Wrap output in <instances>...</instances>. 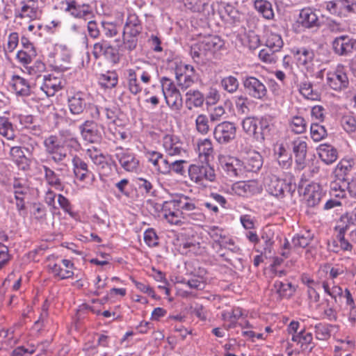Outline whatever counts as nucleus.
I'll use <instances>...</instances> for the list:
<instances>
[{
	"label": "nucleus",
	"mask_w": 356,
	"mask_h": 356,
	"mask_svg": "<svg viewBox=\"0 0 356 356\" xmlns=\"http://www.w3.org/2000/svg\"><path fill=\"white\" fill-rule=\"evenodd\" d=\"M352 165L350 161L344 160L337 165L334 175L335 179L330 184V195L339 199L346 197L347 193L356 197V179H350Z\"/></svg>",
	"instance_id": "nucleus-1"
},
{
	"label": "nucleus",
	"mask_w": 356,
	"mask_h": 356,
	"mask_svg": "<svg viewBox=\"0 0 356 356\" xmlns=\"http://www.w3.org/2000/svg\"><path fill=\"white\" fill-rule=\"evenodd\" d=\"M45 150L54 162L58 163L64 161L70 156L69 145H65L56 136H50L44 140Z\"/></svg>",
	"instance_id": "nucleus-2"
},
{
	"label": "nucleus",
	"mask_w": 356,
	"mask_h": 356,
	"mask_svg": "<svg viewBox=\"0 0 356 356\" xmlns=\"http://www.w3.org/2000/svg\"><path fill=\"white\" fill-rule=\"evenodd\" d=\"M161 84L166 104L174 110H179L183 104L182 97L173 81L164 76L161 79Z\"/></svg>",
	"instance_id": "nucleus-3"
},
{
	"label": "nucleus",
	"mask_w": 356,
	"mask_h": 356,
	"mask_svg": "<svg viewBox=\"0 0 356 356\" xmlns=\"http://www.w3.org/2000/svg\"><path fill=\"white\" fill-rule=\"evenodd\" d=\"M175 200L178 208L183 213L184 216L186 215L195 220H203L204 216L200 211V209L197 205V202L195 200H193L186 195H181L178 198L175 199Z\"/></svg>",
	"instance_id": "nucleus-4"
},
{
	"label": "nucleus",
	"mask_w": 356,
	"mask_h": 356,
	"mask_svg": "<svg viewBox=\"0 0 356 356\" xmlns=\"http://www.w3.org/2000/svg\"><path fill=\"white\" fill-rule=\"evenodd\" d=\"M188 175L191 179L197 184H201L204 180L213 181L216 178L214 169L209 163L191 165L188 169Z\"/></svg>",
	"instance_id": "nucleus-5"
},
{
	"label": "nucleus",
	"mask_w": 356,
	"mask_h": 356,
	"mask_svg": "<svg viewBox=\"0 0 356 356\" xmlns=\"http://www.w3.org/2000/svg\"><path fill=\"white\" fill-rule=\"evenodd\" d=\"M243 84L248 95L254 99H262L267 95L266 86L254 76L246 77Z\"/></svg>",
	"instance_id": "nucleus-6"
},
{
	"label": "nucleus",
	"mask_w": 356,
	"mask_h": 356,
	"mask_svg": "<svg viewBox=\"0 0 356 356\" xmlns=\"http://www.w3.org/2000/svg\"><path fill=\"white\" fill-rule=\"evenodd\" d=\"M236 129L234 123L225 121L216 126L213 130L214 138L220 144H225L236 136Z\"/></svg>",
	"instance_id": "nucleus-7"
},
{
	"label": "nucleus",
	"mask_w": 356,
	"mask_h": 356,
	"mask_svg": "<svg viewBox=\"0 0 356 356\" xmlns=\"http://www.w3.org/2000/svg\"><path fill=\"white\" fill-rule=\"evenodd\" d=\"M332 49L339 56H347L356 49V40L347 35H340L333 40Z\"/></svg>",
	"instance_id": "nucleus-8"
},
{
	"label": "nucleus",
	"mask_w": 356,
	"mask_h": 356,
	"mask_svg": "<svg viewBox=\"0 0 356 356\" xmlns=\"http://www.w3.org/2000/svg\"><path fill=\"white\" fill-rule=\"evenodd\" d=\"M162 211L164 218L172 225H179L182 219L186 218L177 206L175 199L164 202L162 206Z\"/></svg>",
	"instance_id": "nucleus-9"
},
{
	"label": "nucleus",
	"mask_w": 356,
	"mask_h": 356,
	"mask_svg": "<svg viewBox=\"0 0 356 356\" xmlns=\"http://www.w3.org/2000/svg\"><path fill=\"white\" fill-rule=\"evenodd\" d=\"M163 146L169 156H181L186 152L183 143L175 136L165 135L163 139Z\"/></svg>",
	"instance_id": "nucleus-10"
},
{
	"label": "nucleus",
	"mask_w": 356,
	"mask_h": 356,
	"mask_svg": "<svg viewBox=\"0 0 356 356\" xmlns=\"http://www.w3.org/2000/svg\"><path fill=\"white\" fill-rule=\"evenodd\" d=\"M327 83L334 90H340L348 86V79L346 73L337 70L327 74Z\"/></svg>",
	"instance_id": "nucleus-11"
},
{
	"label": "nucleus",
	"mask_w": 356,
	"mask_h": 356,
	"mask_svg": "<svg viewBox=\"0 0 356 356\" xmlns=\"http://www.w3.org/2000/svg\"><path fill=\"white\" fill-rule=\"evenodd\" d=\"M259 120L254 117H247L242 121V127L243 131L252 136L258 141H264L265 139L264 134L259 132L258 129Z\"/></svg>",
	"instance_id": "nucleus-12"
},
{
	"label": "nucleus",
	"mask_w": 356,
	"mask_h": 356,
	"mask_svg": "<svg viewBox=\"0 0 356 356\" xmlns=\"http://www.w3.org/2000/svg\"><path fill=\"white\" fill-rule=\"evenodd\" d=\"M312 8L306 7L300 10L298 17L294 24L295 31L300 33L305 29L312 28Z\"/></svg>",
	"instance_id": "nucleus-13"
},
{
	"label": "nucleus",
	"mask_w": 356,
	"mask_h": 356,
	"mask_svg": "<svg viewBox=\"0 0 356 356\" xmlns=\"http://www.w3.org/2000/svg\"><path fill=\"white\" fill-rule=\"evenodd\" d=\"M207 273V271L204 267L200 266L198 263L195 264L193 274L197 278L188 280L186 283V285L191 289H202L204 287V277Z\"/></svg>",
	"instance_id": "nucleus-14"
},
{
	"label": "nucleus",
	"mask_w": 356,
	"mask_h": 356,
	"mask_svg": "<svg viewBox=\"0 0 356 356\" xmlns=\"http://www.w3.org/2000/svg\"><path fill=\"white\" fill-rule=\"evenodd\" d=\"M86 106V101L85 95L82 92H76L73 96L68 98V107L71 113L74 115L82 113Z\"/></svg>",
	"instance_id": "nucleus-15"
},
{
	"label": "nucleus",
	"mask_w": 356,
	"mask_h": 356,
	"mask_svg": "<svg viewBox=\"0 0 356 356\" xmlns=\"http://www.w3.org/2000/svg\"><path fill=\"white\" fill-rule=\"evenodd\" d=\"M22 8L18 14L16 15L17 17L28 18L34 19L37 17L38 5L36 0H24L21 2Z\"/></svg>",
	"instance_id": "nucleus-16"
},
{
	"label": "nucleus",
	"mask_w": 356,
	"mask_h": 356,
	"mask_svg": "<svg viewBox=\"0 0 356 356\" xmlns=\"http://www.w3.org/2000/svg\"><path fill=\"white\" fill-rule=\"evenodd\" d=\"M223 170L231 178L240 176L243 172V163L234 157L229 158L222 165Z\"/></svg>",
	"instance_id": "nucleus-17"
},
{
	"label": "nucleus",
	"mask_w": 356,
	"mask_h": 356,
	"mask_svg": "<svg viewBox=\"0 0 356 356\" xmlns=\"http://www.w3.org/2000/svg\"><path fill=\"white\" fill-rule=\"evenodd\" d=\"M197 152L202 163H209L213 159V145L209 139H204L198 143Z\"/></svg>",
	"instance_id": "nucleus-18"
},
{
	"label": "nucleus",
	"mask_w": 356,
	"mask_h": 356,
	"mask_svg": "<svg viewBox=\"0 0 356 356\" xmlns=\"http://www.w3.org/2000/svg\"><path fill=\"white\" fill-rule=\"evenodd\" d=\"M117 158L121 166L127 171L132 172L136 170L139 165L138 160L136 158L134 154L123 152L116 154Z\"/></svg>",
	"instance_id": "nucleus-19"
},
{
	"label": "nucleus",
	"mask_w": 356,
	"mask_h": 356,
	"mask_svg": "<svg viewBox=\"0 0 356 356\" xmlns=\"http://www.w3.org/2000/svg\"><path fill=\"white\" fill-rule=\"evenodd\" d=\"M81 134L83 138L90 142L95 143L97 140L98 131L97 129V125L92 120H86L83 124L79 127Z\"/></svg>",
	"instance_id": "nucleus-20"
},
{
	"label": "nucleus",
	"mask_w": 356,
	"mask_h": 356,
	"mask_svg": "<svg viewBox=\"0 0 356 356\" xmlns=\"http://www.w3.org/2000/svg\"><path fill=\"white\" fill-rule=\"evenodd\" d=\"M294 54L296 57L297 64L302 71H310V63L312 62V56L310 51L305 47L298 48L293 50Z\"/></svg>",
	"instance_id": "nucleus-21"
},
{
	"label": "nucleus",
	"mask_w": 356,
	"mask_h": 356,
	"mask_svg": "<svg viewBox=\"0 0 356 356\" xmlns=\"http://www.w3.org/2000/svg\"><path fill=\"white\" fill-rule=\"evenodd\" d=\"M243 163V170L249 172H257L262 166V156L257 152H251L245 157Z\"/></svg>",
	"instance_id": "nucleus-22"
},
{
	"label": "nucleus",
	"mask_w": 356,
	"mask_h": 356,
	"mask_svg": "<svg viewBox=\"0 0 356 356\" xmlns=\"http://www.w3.org/2000/svg\"><path fill=\"white\" fill-rule=\"evenodd\" d=\"M319 158L326 164L333 163L337 159V152L332 146L322 144L316 148Z\"/></svg>",
	"instance_id": "nucleus-23"
},
{
	"label": "nucleus",
	"mask_w": 356,
	"mask_h": 356,
	"mask_svg": "<svg viewBox=\"0 0 356 356\" xmlns=\"http://www.w3.org/2000/svg\"><path fill=\"white\" fill-rule=\"evenodd\" d=\"M74 166V172L76 177L80 181H84L86 179L92 175L88 170L87 163L78 156H74L72 159Z\"/></svg>",
	"instance_id": "nucleus-24"
},
{
	"label": "nucleus",
	"mask_w": 356,
	"mask_h": 356,
	"mask_svg": "<svg viewBox=\"0 0 356 356\" xmlns=\"http://www.w3.org/2000/svg\"><path fill=\"white\" fill-rule=\"evenodd\" d=\"M318 275L320 276L325 275L327 280L323 282V287L324 289H330V280H333L337 278L339 275L343 273V270L339 268L331 267L330 265L323 266L318 270Z\"/></svg>",
	"instance_id": "nucleus-25"
},
{
	"label": "nucleus",
	"mask_w": 356,
	"mask_h": 356,
	"mask_svg": "<svg viewBox=\"0 0 356 356\" xmlns=\"http://www.w3.org/2000/svg\"><path fill=\"white\" fill-rule=\"evenodd\" d=\"M142 31L140 21L136 14H130L124 26L123 33L131 35H139Z\"/></svg>",
	"instance_id": "nucleus-26"
},
{
	"label": "nucleus",
	"mask_w": 356,
	"mask_h": 356,
	"mask_svg": "<svg viewBox=\"0 0 356 356\" xmlns=\"http://www.w3.org/2000/svg\"><path fill=\"white\" fill-rule=\"evenodd\" d=\"M12 86L16 94L22 96H28L31 93L29 83L24 78L15 75L12 79Z\"/></svg>",
	"instance_id": "nucleus-27"
},
{
	"label": "nucleus",
	"mask_w": 356,
	"mask_h": 356,
	"mask_svg": "<svg viewBox=\"0 0 356 356\" xmlns=\"http://www.w3.org/2000/svg\"><path fill=\"white\" fill-rule=\"evenodd\" d=\"M44 83L40 88L47 96H52L54 93L61 88L59 80L51 75L44 76L43 77Z\"/></svg>",
	"instance_id": "nucleus-28"
},
{
	"label": "nucleus",
	"mask_w": 356,
	"mask_h": 356,
	"mask_svg": "<svg viewBox=\"0 0 356 356\" xmlns=\"http://www.w3.org/2000/svg\"><path fill=\"white\" fill-rule=\"evenodd\" d=\"M175 78L179 87L181 90H186L194 83L193 74L183 72L182 67L176 68Z\"/></svg>",
	"instance_id": "nucleus-29"
},
{
	"label": "nucleus",
	"mask_w": 356,
	"mask_h": 356,
	"mask_svg": "<svg viewBox=\"0 0 356 356\" xmlns=\"http://www.w3.org/2000/svg\"><path fill=\"white\" fill-rule=\"evenodd\" d=\"M289 188V186L283 179H280L275 177L270 179L268 184V191L275 197H282L284 191Z\"/></svg>",
	"instance_id": "nucleus-30"
},
{
	"label": "nucleus",
	"mask_w": 356,
	"mask_h": 356,
	"mask_svg": "<svg viewBox=\"0 0 356 356\" xmlns=\"http://www.w3.org/2000/svg\"><path fill=\"white\" fill-rule=\"evenodd\" d=\"M186 104L190 110L192 109V106L195 107H201L205 100L203 94L199 90H190L186 92Z\"/></svg>",
	"instance_id": "nucleus-31"
},
{
	"label": "nucleus",
	"mask_w": 356,
	"mask_h": 356,
	"mask_svg": "<svg viewBox=\"0 0 356 356\" xmlns=\"http://www.w3.org/2000/svg\"><path fill=\"white\" fill-rule=\"evenodd\" d=\"M293 152L295 154L296 162L300 167L303 168L307 154V143L303 140L293 142Z\"/></svg>",
	"instance_id": "nucleus-32"
},
{
	"label": "nucleus",
	"mask_w": 356,
	"mask_h": 356,
	"mask_svg": "<svg viewBox=\"0 0 356 356\" xmlns=\"http://www.w3.org/2000/svg\"><path fill=\"white\" fill-rule=\"evenodd\" d=\"M209 54L204 47L203 43L200 40L191 47V55L195 62L197 63H204Z\"/></svg>",
	"instance_id": "nucleus-33"
},
{
	"label": "nucleus",
	"mask_w": 356,
	"mask_h": 356,
	"mask_svg": "<svg viewBox=\"0 0 356 356\" xmlns=\"http://www.w3.org/2000/svg\"><path fill=\"white\" fill-rule=\"evenodd\" d=\"M72 17L85 20L92 17L93 13L91 6L89 4H78L69 13Z\"/></svg>",
	"instance_id": "nucleus-34"
},
{
	"label": "nucleus",
	"mask_w": 356,
	"mask_h": 356,
	"mask_svg": "<svg viewBox=\"0 0 356 356\" xmlns=\"http://www.w3.org/2000/svg\"><path fill=\"white\" fill-rule=\"evenodd\" d=\"M200 41L203 43L204 47L209 54H212L219 49L222 42L220 38L217 35H209L203 37Z\"/></svg>",
	"instance_id": "nucleus-35"
},
{
	"label": "nucleus",
	"mask_w": 356,
	"mask_h": 356,
	"mask_svg": "<svg viewBox=\"0 0 356 356\" xmlns=\"http://www.w3.org/2000/svg\"><path fill=\"white\" fill-rule=\"evenodd\" d=\"M10 155L18 165H22V168L23 170H26L29 168L28 159L26 157L21 147H12L10 150Z\"/></svg>",
	"instance_id": "nucleus-36"
},
{
	"label": "nucleus",
	"mask_w": 356,
	"mask_h": 356,
	"mask_svg": "<svg viewBox=\"0 0 356 356\" xmlns=\"http://www.w3.org/2000/svg\"><path fill=\"white\" fill-rule=\"evenodd\" d=\"M255 9L267 19L274 17V13L270 2L266 0H256L254 1Z\"/></svg>",
	"instance_id": "nucleus-37"
},
{
	"label": "nucleus",
	"mask_w": 356,
	"mask_h": 356,
	"mask_svg": "<svg viewBox=\"0 0 356 356\" xmlns=\"http://www.w3.org/2000/svg\"><path fill=\"white\" fill-rule=\"evenodd\" d=\"M86 154L99 168L104 169L108 167L106 157L96 148L88 149Z\"/></svg>",
	"instance_id": "nucleus-38"
},
{
	"label": "nucleus",
	"mask_w": 356,
	"mask_h": 356,
	"mask_svg": "<svg viewBox=\"0 0 356 356\" xmlns=\"http://www.w3.org/2000/svg\"><path fill=\"white\" fill-rule=\"evenodd\" d=\"M0 134L8 140H13L15 137L13 124L7 118L0 117Z\"/></svg>",
	"instance_id": "nucleus-39"
},
{
	"label": "nucleus",
	"mask_w": 356,
	"mask_h": 356,
	"mask_svg": "<svg viewBox=\"0 0 356 356\" xmlns=\"http://www.w3.org/2000/svg\"><path fill=\"white\" fill-rule=\"evenodd\" d=\"M136 183L138 188L144 191L147 195L154 196L156 190L154 188L152 178L138 177L136 179Z\"/></svg>",
	"instance_id": "nucleus-40"
},
{
	"label": "nucleus",
	"mask_w": 356,
	"mask_h": 356,
	"mask_svg": "<svg viewBox=\"0 0 356 356\" xmlns=\"http://www.w3.org/2000/svg\"><path fill=\"white\" fill-rule=\"evenodd\" d=\"M243 315L241 308H234L232 311H224L222 313V318L225 321H229V327H234L237 321Z\"/></svg>",
	"instance_id": "nucleus-41"
},
{
	"label": "nucleus",
	"mask_w": 356,
	"mask_h": 356,
	"mask_svg": "<svg viewBox=\"0 0 356 356\" xmlns=\"http://www.w3.org/2000/svg\"><path fill=\"white\" fill-rule=\"evenodd\" d=\"M127 80L129 90L132 94L136 95L142 90V87L137 79L136 70L133 69H129L128 70Z\"/></svg>",
	"instance_id": "nucleus-42"
},
{
	"label": "nucleus",
	"mask_w": 356,
	"mask_h": 356,
	"mask_svg": "<svg viewBox=\"0 0 356 356\" xmlns=\"http://www.w3.org/2000/svg\"><path fill=\"white\" fill-rule=\"evenodd\" d=\"M45 178L49 184L54 187L56 190L63 191V186L62 185L60 179L57 177L54 171L48 167L44 165L43 166Z\"/></svg>",
	"instance_id": "nucleus-43"
},
{
	"label": "nucleus",
	"mask_w": 356,
	"mask_h": 356,
	"mask_svg": "<svg viewBox=\"0 0 356 356\" xmlns=\"http://www.w3.org/2000/svg\"><path fill=\"white\" fill-rule=\"evenodd\" d=\"M40 347L39 345L27 344L26 346H19L15 348L12 353L13 356H30L33 355Z\"/></svg>",
	"instance_id": "nucleus-44"
},
{
	"label": "nucleus",
	"mask_w": 356,
	"mask_h": 356,
	"mask_svg": "<svg viewBox=\"0 0 356 356\" xmlns=\"http://www.w3.org/2000/svg\"><path fill=\"white\" fill-rule=\"evenodd\" d=\"M289 123L290 129L296 134H301L305 131V120L300 116H293Z\"/></svg>",
	"instance_id": "nucleus-45"
},
{
	"label": "nucleus",
	"mask_w": 356,
	"mask_h": 356,
	"mask_svg": "<svg viewBox=\"0 0 356 356\" xmlns=\"http://www.w3.org/2000/svg\"><path fill=\"white\" fill-rule=\"evenodd\" d=\"M266 46L273 51H280L283 46V41L281 36L276 33H270L267 38Z\"/></svg>",
	"instance_id": "nucleus-46"
},
{
	"label": "nucleus",
	"mask_w": 356,
	"mask_h": 356,
	"mask_svg": "<svg viewBox=\"0 0 356 356\" xmlns=\"http://www.w3.org/2000/svg\"><path fill=\"white\" fill-rule=\"evenodd\" d=\"M216 246H219L220 248H227L233 252H238L240 250V248L234 245L232 239L222 236H220L219 240L214 241L213 247L216 248Z\"/></svg>",
	"instance_id": "nucleus-47"
},
{
	"label": "nucleus",
	"mask_w": 356,
	"mask_h": 356,
	"mask_svg": "<svg viewBox=\"0 0 356 356\" xmlns=\"http://www.w3.org/2000/svg\"><path fill=\"white\" fill-rule=\"evenodd\" d=\"M221 84L222 88L229 93L236 92L239 86L237 79L233 76H229L222 79Z\"/></svg>",
	"instance_id": "nucleus-48"
},
{
	"label": "nucleus",
	"mask_w": 356,
	"mask_h": 356,
	"mask_svg": "<svg viewBox=\"0 0 356 356\" xmlns=\"http://www.w3.org/2000/svg\"><path fill=\"white\" fill-rule=\"evenodd\" d=\"M36 55L35 50H20L17 54V58L19 63L25 65L31 63L33 58H35Z\"/></svg>",
	"instance_id": "nucleus-49"
},
{
	"label": "nucleus",
	"mask_w": 356,
	"mask_h": 356,
	"mask_svg": "<svg viewBox=\"0 0 356 356\" xmlns=\"http://www.w3.org/2000/svg\"><path fill=\"white\" fill-rule=\"evenodd\" d=\"M197 131L202 134H207L209 131V120L207 115H199L195 120Z\"/></svg>",
	"instance_id": "nucleus-50"
},
{
	"label": "nucleus",
	"mask_w": 356,
	"mask_h": 356,
	"mask_svg": "<svg viewBox=\"0 0 356 356\" xmlns=\"http://www.w3.org/2000/svg\"><path fill=\"white\" fill-rule=\"evenodd\" d=\"M276 52V51H273V49L266 47L259 51V57L264 62L275 63L277 60V56L275 54Z\"/></svg>",
	"instance_id": "nucleus-51"
},
{
	"label": "nucleus",
	"mask_w": 356,
	"mask_h": 356,
	"mask_svg": "<svg viewBox=\"0 0 356 356\" xmlns=\"http://www.w3.org/2000/svg\"><path fill=\"white\" fill-rule=\"evenodd\" d=\"M261 239L264 242V251L265 252H271V248L274 243L273 241V233L272 232L270 227H266L262 233Z\"/></svg>",
	"instance_id": "nucleus-52"
},
{
	"label": "nucleus",
	"mask_w": 356,
	"mask_h": 356,
	"mask_svg": "<svg viewBox=\"0 0 356 356\" xmlns=\"http://www.w3.org/2000/svg\"><path fill=\"white\" fill-rule=\"evenodd\" d=\"M341 124L347 132H354L356 130V119L352 115H343Z\"/></svg>",
	"instance_id": "nucleus-53"
},
{
	"label": "nucleus",
	"mask_w": 356,
	"mask_h": 356,
	"mask_svg": "<svg viewBox=\"0 0 356 356\" xmlns=\"http://www.w3.org/2000/svg\"><path fill=\"white\" fill-rule=\"evenodd\" d=\"M101 85L106 88H112L118 83V77L115 73H108L102 74L100 78Z\"/></svg>",
	"instance_id": "nucleus-54"
},
{
	"label": "nucleus",
	"mask_w": 356,
	"mask_h": 356,
	"mask_svg": "<svg viewBox=\"0 0 356 356\" xmlns=\"http://www.w3.org/2000/svg\"><path fill=\"white\" fill-rule=\"evenodd\" d=\"M26 69L30 75H35L37 79H39L41 77V74L45 71L46 66L41 60H36L33 65L26 67Z\"/></svg>",
	"instance_id": "nucleus-55"
},
{
	"label": "nucleus",
	"mask_w": 356,
	"mask_h": 356,
	"mask_svg": "<svg viewBox=\"0 0 356 356\" xmlns=\"http://www.w3.org/2000/svg\"><path fill=\"white\" fill-rule=\"evenodd\" d=\"M49 268L52 273L61 279L68 278L73 275V272L70 269H65L57 264H49Z\"/></svg>",
	"instance_id": "nucleus-56"
},
{
	"label": "nucleus",
	"mask_w": 356,
	"mask_h": 356,
	"mask_svg": "<svg viewBox=\"0 0 356 356\" xmlns=\"http://www.w3.org/2000/svg\"><path fill=\"white\" fill-rule=\"evenodd\" d=\"M292 340L300 343L302 348H303V346H305L306 348L312 342V334L310 332H305V330H301L298 334L293 335Z\"/></svg>",
	"instance_id": "nucleus-57"
},
{
	"label": "nucleus",
	"mask_w": 356,
	"mask_h": 356,
	"mask_svg": "<svg viewBox=\"0 0 356 356\" xmlns=\"http://www.w3.org/2000/svg\"><path fill=\"white\" fill-rule=\"evenodd\" d=\"M109 46L110 44L105 40H102L101 42L95 43L93 46L92 51V54L95 58L98 59L102 56L105 57L107 51V47Z\"/></svg>",
	"instance_id": "nucleus-58"
},
{
	"label": "nucleus",
	"mask_w": 356,
	"mask_h": 356,
	"mask_svg": "<svg viewBox=\"0 0 356 356\" xmlns=\"http://www.w3.org/2000/svg\"><path fill=\"white\" fill-rule=\"evenodd\" d=\"M311 241L312 237L310 236L309 232H308L306 233V236L302 234L293 237L292 239V243L294 247L305 248L310 243Z\"/></svg>",
	"instance_id": "nucleus-59"
},
{
	"label": "nucleus",
	"mask_w": 356,
	"mask_h": 356,
	"mask_svg": "<svg viewBox=\"0 0 356 356\" xmlns=\"http://www.w3.org/2000/svg\"><path fill=\"white\" fill-rule=\"evenodd\" d=\"M138 35H131L130 34H122L124 48L129 51L134 50L138 44Z\"/></svg>",
	"instance_id": "nucleus-60"
},
{
	"label": "nucleus",
	"mask_w": 356,
	"mask_h": 356,
	"mask_svg": "<svg viewBox=\"0 0 356 356\" xmlns=\"http://www.w3.org/2000/svg\"><path fill=\"white\" fill-rule=\"evenodd\" d=\"M184 4L187 9L193 12H201L206 3L201 0H184Z\"/></svg>",
	"instance_id": "nucleus-61"
},
{
	"label": "nucleus",
	"mask_w": 356,
	"mask_h": 356,
	"mask_svg": "<svg viewBox=\"0 0 356 356\" xmlns=\"http://www.w3.org/2000/svg\"><path fill=\"white\" fill-rule=\"evenodd\" d=\"M144 240L149 247H155L158 245V236L153 229H148L144 233Z\"/></svg>",
	"instance_id": "nucleus-62"
},
{
	"label": "nucleus",
	"mask_w": 356,
	"mask_h": 356,
	"mask_svg": "<svg viewBox=\"0 0 356 356\" xmlns=\"http://www.w3.org/2000/svg\"><path fill=\"white\" fill-rule=\"evenodd\" d=\"M248 99L246 97L238 96L236 99V106L237 111L241 114H248L249 108L248 106Z\"/></svg>",
	"instance_id": "nucleus-63"
},
{
	"label": "nucleus",
	"mask_w": 356,
	"mask_h": 356,
	"mask_svg": "<svg viewBox=\"0 0 356 356\" xmlns=\"http://www.w3.org/2000/svg\"><path fill=\"white\" fill-rule=\"evenodd\" d=\"M327 136L325 127L318 123L313 122V140L319 141Z\"/></svg>",
	"instance_id": "nucleus-64"
}]
</instances>
